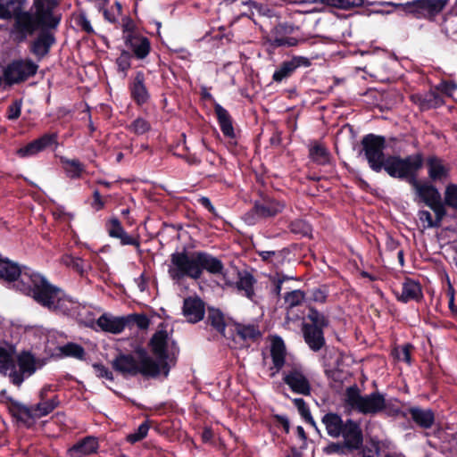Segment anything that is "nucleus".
Listing matches in <instances>:
<instances>
[{
	"instance_id": "23",
	"label": "nucleus",
	"mask_w": 457,
	"mask_h": 457,
	"mask_svg": "<svg viewBox=\"0 0 457 457\" xmlns=\"http://www.w3.org/2000/svg\"><path fill=\"white\" fill-rule=\"evenodd\" d=\"M145 80V74L137 71L129 84L131 97L138 105L145 104L150 97Z\"/></svg>"
},
{
	"instance_id": "64",
	"label": "nucleus",
	"mask_w": 457,
	"mask_h": 457,
	"mask_svg": "<svg viewBox=\"0 0 457 457\" xmlns=\"http://www.w3.org/2000/svg\"><path fill=\"white\" fill-rule=\"evenodd\" d=\"M94 196V202L92 204V206L96 210L99 211L104 208V204L101 198L100 193L98 190H96L93 194Z\"/></svg>"
},
{
	"instance_id": "3",
	"label": "nucleus",
	"mask_w": 457,
	"mask_h": 457,
	"mask_svg": "<svg viewBox=\"0 0 457 457\" xmlns=\"http://www.w3.org/2000/svg\"><path fill=\"white\" fill-rule=\"evenodd\" d=\"M23 294L34 299L38 304L57 314L71 315L75 313L79 303L62 288L49 282L46 278L37 273L34 279L24 276Z\"/></svg>"
},
{
	"instance_id": "14",
	"label": "nucleus",
	"mask_w": 457,
	"mask_h": 457,
	"mask_svg": "<svg viewBox=\"0 0 457 457\" xmlns=\"http://www.w3.org/2000/svg\"><path fill=\"white\" fill-rule=\"evenodd\" d=\"M37 272L33 270L24 267L21 269L18 263L0 257V279L8 282L14 283V287L17 290L23 293L22 285L25 283L24 276L27 275L34 279Z\"/></svg>"
},
{
	"instance_id": "11",
	"label": "nucleus",
	"mask_w": 457,
	"mask_h": 457,
	"mask_svg": "<svg viewBox=\"0 0 457 457\" xmlns=\"http://www.w3.org/2000/svg\"><path fill=\"white\" fill-rule=\"evenodd\" d=\"M385 144L386 141L383 137L373 134L365 136L361 140L362 149L369 166L376 172H380L386 163Z\"/></svg>"
},
{
	"instance_id": "57",
	"label": "nucleus",
	"mask_w": 457,
	"mask_h": 457,
	"mask_svg": "<svg viewBox=\"0 0 457 457\" xmlns=\"http://www.w3.org/2000/svg\"><path fill=\"white\" fill-rule=\"evenodd\" d=\"M121 28H122V31H123V37L129 36V35L135 36V35L138 34L136 31V25H135L134 21L129 17H125L122 19Z\"/></svg>"
},
{
	"instance_id": "38",
	"label": "nucleus",
	"mask_w": 457,
	"mask_h": 457,
	"mask_svg": "<svg viewBox=\"0 0 457 457\" xmlns=\"http://www.w3.org/2000/svg\"><path fill=\"white\" fill-rule=\"evenodd\" d=\"M14 352L12 348L0 346V374L8 375L13 370Z\"/></svg>"
},
{
	"instance_id": "13",
	"label": "nucleus",
	"mask_w": 457,
	"mask_h": 457,
	"mask_svg": "<svg viewBox=\"0 0 457 457\" xmlns=\"http://www.w3.org/2000/svg\"><path fill=\"white\" fill-rule=\"evenodd\" d=\"M15 361L19 367L16 370L14 365L13 370L9 373V378L12 384L21 386L25 378L33 375L37 370L45 365V361L40 359L35 358L29 352H22L15 358Z\"/></svg>"
},
{
	"instance_id": "62",
	"label": "nucleus",
	"mask_w": 457,
	"mask_h": 457,
	"mask_svg": "<svg viewBox=\"0 0 457 457\" xmlns=\"http://www.w3.org/2000/svg\"><path fill=\"white\" fill-rule=\"evenodd\" d=\"M312 3H320L328 6H332L343 10L344 7H345V5H344L345 0H313Z\"/></svg>"
},
{
	"instance_id": "50",
	"label": "nucleus",
	"mask_w": 457,
	"mask_h": 457,
	"mask_svg": "<svg viewBox=\"0 0 457 457\" xmlns=\"http://www.w3.org/2000/svg\"><path fill=\"white\" fill-rule=\"evenodd\" d=\"M128 129L136 135H143L151 129V125L146 120L138 117L128 126Z\"/></svg>"
},
{
	"instance_id": "31",
	"label": "nucleus",
	"mask_w": 457,
	"mask_h": 457,
	"mask_svg": "<svg viewBox=\"0 0 457 457\" xmlns=\"http://www.w3.org/2000/svg\"><path fill=\"white\" fill-rule=\"evenodd\" d=\"M287 32L285 25L279 24L274 28L270 35V42L274 46H297L299 41L295 37H284L283 34Z\"/></svg>"
},
{
	"instance_id": "27",
	"label": "nucleus",
	"mask_w": 457,
	"mask_h": 457,
	"mask_svg": "<svg viewBox=\"0 0 457 457\" xmlns=\"http://www.w3.org/2000/svg\"><path fill=\"white\" fill-rule=\"evenodd\" d=\"M303 333L304 340L309 347L313 351H319L325 344L323 330L316 328L315 326H309L304 323L303 325Z\"/></svg>"
},
{
	"instance_id": "36",
	"label": "nucleus",
	"mask_w": 457,
	"mask_h": 457,
	"mask_svg": "<svg viewBox=\"0 0 457 457\" xmlns=\"http://www.w3.org/2000/svg\"><path fill=\"white\" fill-rule=\"evenodd\" d=\"M167 340L168 333L164 329L156 331L151 339L152 350L160 358L165 357Z\"/></svg>"
},
{
	"instance_id": "61",
	"label": "nucleus",
	"mask_w": 457,
	"mask_h": 457,
	"mask_svg": "<svg viewBox=\"0 0 457 457\" xmlns=\"http://www.w3.org/2000/svg\"><path fill=\"white\" fill-rule=\"evenodd\" d=\"M436 89L447 96H452L453 93L457 89V86L451 82H442L438 85Z\"/></svg>"
},
{
	"instance_id": "48",
	"label": "nucleus",
	"mask_w": 457,
	"mask_h": 457,
	"mask_svg": "<svg viewBox=\"0 0 457 457\" xmlns=\"http://www.w3.org/2000/svg\"><path fill=\"white\" fill-rule=\"evenodd\" d=\"M307 318L311 320V324L309 326H315L316 328L322 329L328 326V318L319 312L317 310L311 308L309 310Z\"/></svg>"
},
{
	"instance_id": "56",
	"label": "nucleus",
	"mask_w": 457,
	"mask_h": 457,
	"mask_svg": "<svg viewBox=\"0 0 457 457\" xmlns=\"http://www.w3.org/2000/svg\"><path fill=\"white\" fill-rule=\"evenodd\" d=\"M21 112V101L16 100L8 106L7 118L9 120H17Z\"/></svg>"
},
{
	"instance_id": "9",
	"label": "nucleus",
	"mask_w": 457,
	"mask_h": 457,
	"mask_svg": "<svg viewBox=\"0 0 457 457\" xmlns=\"http://www.w3.org/2000/svg\"><path fill=\"white\" fill-rule=\"evenodd\" d=\"M449 0H413L405 4L388 3V5H394L403 8L409 14L416 18H423L433 21L448 4Z\"/></svg>"
},
{
	"instance_id": "28",
	"label": "nucleus",
	"mask_w": 457,
	"mask_h": 457,
	"mask_svg": "<svg viewBox=\"0 0 457 457\" xmlns=\"http://www.w3.org/2000/svg\"><path fill=\"white\" fill-rule=\"evenodd\" d=\"M96 323L102 330L112 334L122 332L126 327V320L124 318L114 317L109 314L101 315Z\"/></svg>"
},
{
	"instance_id": "45",
	"label": "nucleus",
	"mask_w": 457,
	"mask_h": 457,
	"mask_svg": "<svg viewBox=\"0 0 457 457\" xmlns=\"http://www.w3.org/2000/svg\"><path fill=\"white\" fill-rule=\"evenodd\" d=\"M62 262L65 266L74 270L76 272H78L81 276H83L86 272V265L84 263V261L79 257H74L70 254H65L62 257Z\"/></svg>"
},
{
	"instance_id": "8",
	"label": "nucleus",
	"mask_w": 457,
	"mask_h": 457,
	"mask_svg": "<svg viewBox=\"0 0 457 457\" xmlns=\"http://www.w3.org/2000/svg\"><path fill=\"white\" fill-rule=\"evenodd\" d=\"M12 418L27 428H31L37 420L49 414L59 402H37L34 406H27L21 402H4Z\"/></svg>"
},
{
	"instance_id": "39",
	"label": "nucleus",
	"mask_w": 457,
	"mask_h": 457,
	"mask_svg": "<svg viewBox=\"0 0 457 457\" xmlns=\"http://www.w3.org/2000/svg\"><path fill=\"white\" fill-rule=\"evenodd\" d=\"M246 5L250 12L249 16L253 20H255L257 17L271 18L276 16L274 9L270 8L268 4L250 1L246 3Z\"/></svg>"
},
{
	"instance_id": "41",
	"label": "nucleus",
	"mask_w": 457,
	"mask_h": 457,
	"mask_svg": "<svg viewBox=\"0 0 457 457\" xmlns=\"http://www.w3.org/2000/svg\"><path fill=\"white\" fill-rule=\"evenodd\" d=\"M206 322L220 334L224 333L226 324L224 316L220 311L217 309H209Z\"/></svg>"
},
{
	"instance_id": "2",
	"label": "nucleus",
	"mask_w": 457,
	"mask_h": 457,
	"mask_svg": "<svg viewBox=\"0 0 457 457\" xmlns=\"http://www.w3.org/2000/svg\"><path fill=\"white\" fill-rule=\"evenodd\" d=\"M270 356L272 361L269 368L270 378L281 371L283 382L294 394L312 396L314 387L310 377L304 367L288 355L286 345L278 336L270 337Z\"/></svg>"
},
{
	"instance_id": "15",
	"label": "nucleus",
	"mask_w": 457,
	"mask_h": 457,
	"mask_svg": "<svg viewBox=\"0 0 457 457\" xmlns=\"http://www.w3.org/2000/svg\"><path fill=\"white\" fill-rule=\"evenodd\" d=\"M37 69V64L29 59L15 60L7 65L4 77L7 83L16 84L34 76Z\"/></svg>"
},
{
	"instance_id": "42",
	"label": "nucleus",
	"mask_w": 457,
	"mask_h": 457,
	"mask_svg": "<svg viewBox=\"0 0 457 457\" xmlns=\"http://www.w3.org/2000/svg\"><path fill=\"white\" fill-rule=\"evenodd\" d=\"M59 351L62 356L71 357L78 360H83L86 355L84 348L75 343H68L61 346Z\"/></svg>"
},
{
	"instance_id": "33",
	"label": "nucleus",
	"mask_w": 457,
	"mask_h": 457,
	"mask_svg": "<svg viewBox=\"0 0 457 457\" xmlns=\"http://www.w3.org/2000/svg\"><path fill=\"white\" fill-rule=\"evenodd\" d=\"M54 43V37L49 32H42L33 42L31 52L38 58L44 57L49 52L51 46Z\"/></svg>"
},
{
	"instance_id": "7",
	"label": "nucleus",
	"mask_w": 457,
	"mask_h": 457,
	"mask_svg": "<svg viewBox=\"0 0 457 457\" xmlns=\"http://www.w3.org/2000/svg\"><path fill=\"white\" fill-rule=\"evenodd\" d=\"M168 274L174 281H180L185 278L198 279L201 278V270L198 268L196 252H175L170 256Z\"/></svg>"
},
{
	"instance_id": "5",
	"label": "nucleus",
	"mask_w": 457,
	"mask_h": 457,
	"mask_svg": "<svg viewBox=\"0 0 457 457\" xmlns=\"http://www.w3.org/2000/svg\"><path fill=\"white\" fill-rule=\"evenodd\" d=\"M340 436L341 442H331L325 448L327 454H337L340 456H348L353 454L360 449L364 442L363 432L361 424L352 419H347L342 429Z\"/></svg>"
},
{
	"instance_id": "59",
	"label": "nucleus",
	"mask_w": 457,
	"mask_h": 457,
	"mask_svg": "<svg viewBox=\"0 0 457 457\" xmlns=\"http://www.w3.org/2000/svg\"><path fill=\"white\" fill-rule=\"evenodd\" d=\"M130 54L128 52H122L118 57L116 62L119 69L122 71H126L130 67Z\"/></svg>"
},
{
	"instance_id": "21",
	"label": "nucleus",
	"mask_w": 457,
	"mask_h": 457,
	"mask_svg": "<svg viewBox=\"0 0 457 457\" xmlns=\"http://www.w3.org/2000/svg\"><path fill=\"white\" fill-rule=\"evenodd\" d=\"M408 413L415 425L422 429H430L436 421L435 411L419 406L410 407Z\"/></svg>"
},
{
	"instance_id": "34",
	"label": "nucleus",
	"mask_w": 457,
	"mask_h": 457,
	"mask_svg": "<svg viewBox=\"0 0 457 457\" xmlns=\"http://www.w3.org/2000/svg\"><path fill=\"white\" fill-rule=\"evenodd\" d=\"M351 411L362 414H375L386 408V402H345Z\"/></svg>"
},
{
	"instance_id": "16",
	"label": "nucleus",
	"mask_w": 457,
	"mask_h": 457,
	"mask_svg": "<svg viewBox=\"0 0 457 457\" xmlns=\"http://www.w3.org/2000/svg\"><path fill=\"white\" fill-rule=\"evenodd\" d=\"M428 176L432 182H445L450 177L451 167L442 158L430 155L426 160Z\"/></svg>"
},
{
	"instance_id": "46",
	"label": "nucleus",
	"mask_w": 457,
	"mask_h": 457,
	"mask_svg": "<svg viewBox=\"0 0 457 457\" xmlns=\"http://www.w3.org/2000/svg\"><path fill=\"white\" fill-rule=\"evenodd\" d=\"M413 346L410 344H405L401 346L395 347L392 351V354L399 361H404L407 364L411 362V351Z\"/></svg>"
},
{
	"instance_id": "54",
	"label": "nucleus",
	"mask_w": 457,
	"mask_h": 457,
	"mask_svg": "<svg viewBox=\"0 0 457 457\" xmlns=\"http://www.w3.org/2000/svg\"><path fill=\"white\" fill-rule=\"evenodd\" d=\"M295 403L297 405V410L303 420L310 424L311 426L316 428V422L313 420L310 408L307 405L306 402H295Z\"/></svg>"
},
{
	"instance_id": "10",
	"label": "nucleus",
	"mask_w": 457,
	"mask_h": 457,
	"mask_svg": "<svg viewBox=\"0 0 457 457\" xmlns=\"http://www.w3.org/2000/svg\"><path fill=\"white\" fill-rule=\"evenodd\" d=\"M330 386L336 391L340 392L345 387V400H383L379 394H371L370 395H361L360 389L356 385H347L350 378L347 372L339 369H330L326 370Z\"/></svg>"
},
{
	"instance_id": "60",
	"label": "nucleus",
	"mask_w": 457,
	"mask_h": 457,
	"mask_svg": "<svg viewBox=\"0 0 457 457\" xmlns=\"http://www.w3.org/2000/svg\"><path fill=\"white\" fill-rule=\"evenodd\" d=\"M93 368L97 377L105 378L106 379L112 380V373L105 366L102 364H94Z\"/></svg>"
},
{
	"instance_id": "37",
	"label": "nucleus",
	"mask_w": 457,
	"mask_h": 457,
	"mask_svg": "<svg viewBox=\"0 0 457 457\" xmlns=\"http://www.w3.org/2000/svg\"><path fill=\"white\" fill-rule=\"evenodd\" d=\"M63 170L71 179H79L85 171V166L77 159L61 158Z\"/></svg>"
},
{
	"instance_id": "17",
	"label": "nucleus",
	"mask_w": 457,
	"mask_h": 457,
	"mask_svg": "<svg viewBox=\"0 0 457 457\" xmlns=\"http://www.w3.org/2000/svg\"><path fill=\"white\" fill-rule=\"evenodd\" d=\"M182 312L188 322L196 323L204 317V303L197 296H189L184 300Z\"/></svg>"
},
{
	"instance_id": "25",
	"label": "nucleus",
	"mask_w": 457,
	"mask_h": 457,
	"mask_svg": "<svg viewBox=\"0 0 457 457\" xmlns=\"http://www.w3.org/2000/svg\"><path fill=\"white\" fill-rule=\"evenodd\" d=\"M125 44L133 51L138 59H144L150 52V42L139 33L135 36H124Z\"/></svg>"
},
{
	"instance_id": "20",
	"label": "nucleus",
	"mask_w": 457,
	"mask_h": 457,
	"mask_svg": "<svg viewBox=\"0 0 457 457\" xmlns=\"http://www.w3.org/2000/svg\"><path fill=\"white\" fill-rule=\"evenodd\" d=\"M56 142V134L47 133L41 137L30 142L24 147L20 148L17 153L21 157L33 156Z\"/></svg>"
},
{
	"instance_id": "32",
	"label": "nucleus",
	"mask_w": 457,
	"mask_h": 457,
	"mask_svg": "<svg viewBox=\"0 0 457 457\" xmlns=\"http://www.w3.org/2000/svg\"><path fill=\"white\" fill-rule=\"evenodd\" d=\"M411 99L421 110L436 108L443 104V99L436 91H429L424 95H415L411 96Z\"/></svg>"
},
{
	"instance_id": "12",
	"label": "nucleus",
	"mask_w": 457,
	"mask_h": 457,
	"mask_svg": "<svg viewBox=\"0 0 457 457\" xmlns=\"http://www.w3.org/2000/svg\"><path fill=\"white\" fill-rule=\"evenodd\" d=\"M411 185L420 200L425 203L438 218L446 215V210L442 201L441 194L433 184L428 181L420 182L416 179L411 181Z\"/></svg>"
},
{
	"instance_id": "43",
	"label": "nucleus",
	"mask_w": 457,
	"mask_h": 457,
	"mask_svg": "<svg viewBox=\"0 0 457 457\" xmlns=\"http://www.w3.org/2000/svg\"><path fill=\"white\" fill-rule=\"evenodd\" d=\"M236 332L244 340H254L261 336L260 330L254 325H236Z\"/></svg>"
},
{
	"instance_id": "1",
	"label": "nucleus",
	"mask_w": 457,
	"mask_h": 457,
	"mask_svg": "<svg viewBox=\"0 0 457 457\" xmlns=\"http://www.w3.org/2000/svg\"><path fill=\"white\" fill-rule=\"evenodd\" d=\"M25 0H0V19L14 17L12 33L19 42L26 40L38 29L55 28L60 18L54 15L51 7L44 0H34L29 11H21Z\"/></svg>"
},
{
	"instance_id": "6",
	"label": "nucleus",
	"mask_w": 457,
	"mask_h": 457,
	"mask_svg": "<svg viewBox=\"0 0 457 457\" xmlns=\"http://www.w3.org/2000/svg\"><path fill=\"white\" fill-rule=\"evenodd\" d=\"M423 157L415 154L402 158L399 155H389L386 159L383 169L390 177L407 179L410 183L416 179L418 171L423 166Z\"/></svg>"
},
{
	"instance_id": "26",
	"label": "nucleus",
	"mask_w": 457,
	"mask_h": 457,
	"mask_svg": "<svg viewBox=\"0 0 457 457\" xmlns=\"http://www.w3.org/2000/svg\"><path fill=\"white\" fill-rule=\"evenodd\" d=\"M285 204L274 199H263L256 202L253 210L257 216L261 218H269L277 215L284 209Z\"/></svg>"
},
{
	"instance_id": "47",
	"label": "nucleus",
	"mask_w": 457,
	"mask_h": 457,
	"mask_svg": "<svg viewBox=\"0 0 457 457\" xmlns=\"http://www.w3.org/2000/svg\"><path fill=\"white\" fill-rule=\"evenodd\" d=\"M259 255L263 261L270 262L276 266H279L284 262L286 258V251H262Z\"/></svg>"
},
{
	"instance_id": "35",
	"label": "nucleus",
	"mask_w": 457,
	"mask_h": 457,
	"mask_svg": "<svg viewBox=\"0 0 457 457\" xmlns=\"http://www.w3.org/2000/svg\"><path fill=\"white\" fill-rule=\"evenodd\" d=\"M215 113L217 115L220 129L224 136L229 138H233L235 137V132L232 126L230 116L227 110H225L222 106L217 104L215 106Z\"/></svg>"
},
{
	"instance_id": "19",
	"label": "nucleus",
	"mask_w": 457,
	"mask_h": 457,
	"mask_svg": "<svg viewBox=\"0 0 457 457\" xmlns=\"http://www.w3.org/2000/svg\"><path fill=\"white\" fill-rule=\"evenodd\" d=\"M311 61L304 56H294L289 61L283 62L280 66L273 73V80L281 82L284 79L292 75V73L299 67H309Z\"/></svg>"
},
{
	"instance_id": "24",
	"label": "nucleus",
	"mask_w": 457,
	"mask_h": 457,
	"mask_svg": "<svg viewBox=\"0 0 457 457\" xmlns=\"http://www.w3.org/2000/svg\"><path fill=\"white\" fill-rule=\"evenodd\" d=\"M99 444L96 437L87 436L78 441L72 447L68 450L69 457H80L81 455H89L96 453L98 450Z\"/></svg>"
},
{
	"instance_id": "40",
	"label": "nucleus",
	"mask_w": 457,
	"mask_h": 457,
	"mask_svg": "<svg viewBox=\"0 0 457 457\" xmlns=\"http://www.w3.org/2000/svg\"><path fill=\"white\" fill-rule=\"evenodd\" d=\"M380 453L379 442L374 438H370L369 442L358 449L353 455L354 457H378Z\"/></svg>"
},
{
	"instance_id": "49",
	"label": "nucleus",
	"mask_w": 457,
	"mask_h": 457,
	"mask_svg": "<svg viewBox=\"0 0 457 457\" xmlns=\"http://www.w3.org/2000/svg\"><path fill=\"white\" fill-rule=\"evenodd\" d=\"M150 425L148 420L142 422L135 432L127 436V442L133 445L143 440L146 437Z\"/></svg>"
},
{
	"instance_id": "55",
	"label": "nucleus",
	"mask_w": 457,
	"mask_h": 457,
	"mask_svg": "<svg viewBox=\"0 0 457 457\" xmlns=\"http://www.w3.org/2000/svg\"><path fill=\"white\" fill-rule=\"evenodd\" d=\"M253 278L249 274L241 277L239 281L237 282L238 289L244 290L247 297H251V295H253Z\"/></svg>"
},
{
	"instance_id": "58",
	"label": "nucleus",
	"mask_w": 457,
	"mask_h": 457,
	"mask_svg": "<svg viewBox=\"0 0 457 457\" xmlns=\"http://www.w3.org/2000/svg\"><path fill=\"white\" fill-rule=\"evenodd\" d=\"M271 418L277 427H282L286 433L289 432L290 423L288 418L286 415L273 413Z\"/></svg>"
},
{
	"instance_id": "30",
	"label": "nucleus",
	"mask_w": 457,
	"mask_h": 457,
	"mask_svg": "<svg viewBox=\"0 0 457 457\" xmlns=\"http://www.w3.org/2000/svg\"><path fill=\"white\" fill-rule=\"evenodd\" d=\"M321 421L325 425L329 436L333 438L340 437V434H342V429L345 424V420H343L340 415L328 412L322 417Z\"/></svg>"
},
{
	"instance_id": "51",
	"label": "nucleus",
	"mask_w": 457,
	"mask_h": 457,
	"mask_svg": "<svg viewBox=\"0 0 457 457\" xmlns=\"http://www.w3.org/2000/svg\"><path fill=\"white\" fill-rule=\"evenodd\" d=\"M418 216L424 228H437L441 225V221L444 219V217L438 218L437 215H436V219H433L431 213L424 210L420 211Z\"/></svg>"
},
{
	"instance_id": "44",
	"label": "nucleus",
	"mask_w": 457,
	"mask_h": 457,
	"mask_svg": "<svg viewBox=\"0 0 457 457\" xmlns=\"http://www.w3.org/2000/svg\"><path fill=\"white\" fill-rule=\"evenodd\" d=\"M310 156L319 164H325L329 161V154L327 148L320 144H315L310 148Z\"/></svg>"
},
{
	"instance_id": "18",
	"label": "nucleus",
	"mask_w": 457,
	"mask_h": 457,
	"mask_svg": "<svg viewBox=\"0 0 457 457\" xmlns=\"http://www.w3.org/2000/svg\"><path fill=\"white\" fill-rule=\"evenodd\" d=\"M105 227L109 237L119 239L122 245H135L137 248L140 247L139 241L125 231L118 218L112 217L108 220Z\"/></svg>"
},
{
	"instance_id": "53",
	"label": "nucleus",
	"mask_w": 457,
	"mask_h": 457,
	"mask_svg": "<svg viewBox=\"0 0 457 457\" xmlns=\"http://www.w3.org/2000/svg\"><path fill=\"white\" fill-rule=\"evenodd\" d=\"M304 299V294L301 290H294L285 295V303L289 308L300 305Z\"/></svg>"
},
{
	"instance_id": "22",
	"label": "nucleus",
	"mask_w": 457,
	"mask_h": 457,
	"mask_svg": "<svg viewBox=\"0 0 457 457\" xmlns=\"http://www.w3.org/2000/svg\"><path fill=\"white\" fill-rule=\"evenodd\" d=\"M198 268L201 270V276L204 270L213 275H222L224 265L217 257L205 252H196Z\"/></svg>"
},
{
	"instance_id": "63",
	"label": "nucleus",
	"mask_w": 457,
	"mask_h": 457,
	"mask_svg": "<svg viewBox=\"0 0 457 457\" xmlns=\"http://www.w3.org/2000/svg\"><path fill=\"white\" fill-rule=\"evenodd\" d=\"M292 230L294 232H301L303 235H308L310 228L307 224L303 221H297L292 224Z\"/></svg>"
},
{
	"instance_id": "4",
	"label": "nucleus",
	"mask_w": 457,
	"mask_h": 457,
	"mask_svg": "<svg viewBox=\"0 0 457 457\" xmlns=\"http://www.w3.org/2000/svg\"><path fill=\"white\" fill-rule=\"evenodd\" d=\"M112 368L123 376H135L141 374L144 377L155 378L163 372L168 376L169 369L164 361H156L148 355H141L136 359L131 354H120L112 361Z\"/></svg>"
},
{
	"instance_id": "29",
	"label": "nucleus",
	"mask_w": 457,
	"mask_h": 457,
	"mask_svg": "<svg viewBox=\"0 0 457 457\" xmlns=\"http://www.w3.org/2000/svg\"><path fill=\"white\" fill-rule=\"evenodd\" d=\"M396 295L398 300L403 303L411 300L419 301L422 297L421 287L412 279H406L402 285L401 293H397Z\"/></svg>"
},
{
	"instance_id": "52",
	"label": "nucleus",
	"mask_w": 457,
	"mask_h": 457,
	"mask_svg": "<svg viewBox=\"0 0 457 457\" xmlns=\"http://www.w3.org/2000/svg\"><path fill=\"white\" fill-rule=\"evenodd\" d=\"M444 195V204L457 210V185H447Z\"/></svg>"
}]
</instances>
